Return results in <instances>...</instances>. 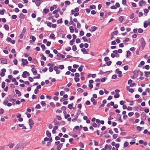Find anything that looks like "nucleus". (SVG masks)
<instances>
[{
    "label": "nucleus",
    "mask_w": 150,
    "mask_h": 150,
    "mask_svg": "<svg viewBox=\"0 0 150 150\" xmlns=\"http://www.w3.org/2000/svg\"><path fill=\"white\" fill-rule=\"evenodd\" d=\"M140 41L141 42L142 50H143L145 47L146 43L143 38H142L140 39Z\"/></svg>",
    "instance_id": "1"
},
{
    "label": "nucleus",
    "mask_w": 150,
    "mask_h": 150,
    "mask_svg": "<svg viewBox=\"0 0 150 150\" xmlns=\"http://www.w3.org/2000/svg\"><path fill=\"white\" fill-rule=\"evenodd\" d=\"M26 31V28L25 27H24L22 30V31L20 35L19 38L21 39H22L23 37V36L25 35V33Z\"/></svg>",
    "instance_id": "2"
},
{
    "label": "nucleus",
    "mask_w": 150,
    "mask_h": 150,
    "mask_svg": "<svg viewBox=\"0 0 150 150\" xmlns=\"http://www.w3.org/2000/svg\"><path fill=\"white\" fill-rule=\"evenodd\" d=\"M22 64L23 65H25L27 64L28 63V62L26 59H24L22 58Z\"/></svg>",
    "instance_id": "3"
},
{
    "label": "nucleus",
    "mask_w": 150,
    "mask_h": 150,
    "mask_svg": "<svg viewBox=\"0 0 150 150\" xmlns=\"http://www.w3.org/2000/svg\"><path fill=\"white\" fill-rule=\"evenodd\" d=\"M1 60V63H3V64H7V59L6 58H2L0 59Z\"/></svg>",
    "instance_id": "4"
},
{
    "label": "nucleus",
    "mask_w": 150,
    "mask_h": 150,
    "mask_svg": "<svg viewBox=\"0 0 150 150\" xmlns=\"http://www.w3.org/2000/svg\"><path fill=\"white\" fill-rule=\"evenodd\" d=\"M146 2L143 0H141L139 2V4L140 6H142L143 4L145 5Z\"/></svg>",
    "instance_id": "5"
},
{
    "label": "nucleus",
    "mask_w": 150,
    "mask_h": 150,
    "mask_svg": "<svg viewBox=\"0 0 150 150\" xmlns=\"http://www.w3.org/2000/svg\"><path fill=\"white\" fill-rule=\"evenodd\" d=\"M42 2H41L40 0H36L35 2V4L37 6H39L41 4Z\"/></svg>",
    "instance_id": "6"
},
{
    "label": "nucleus",
    "mask_w": 150,
    "mask_h": 150,
    "mask_svg": "<svg viewBox=\"0 0 150 150\" xmlns=\"http://www.w3.org/2000/svg\"><path fill=\"white\" fill-rule=\"evenodd\" d=\"M28 122L29 123V126L30 127H31V126L32 125L34 124L33 121L32 119H29Z\"/></svg>",
    "instance_id": "7"
},
{
    "label": "nucleus",
    "mask_w": 150,
    "mask_h": 150,
    "mask_svg": "<svg viewBox=\"0 0 150 150\" xmlns=\"http://www.w3.org/2000/svg\"><path fill=\"white\" fill-rule=\"evenodd\" d=\"M81 51L83 52V53L84 54H88V52L86 51V49L85 48H82L81 50Z\"/></svg>",
    "instance_id": "8"
},
{
    "label": "nucleus",
    "mask_w": 150,
    "mask_h": 150,
    "mask_svg": "<svg viewBox=\"0 0 150 150\" xmlns=\"http://www.w3.org/2000/svg\"><path fill=\"white\" fill-rule=\"evenodd\" d=\"M144 61H141L140 62V64L138 65V66L139 67H141L142 65H144Z\"/></svg>",
    "instance_id": "9"
},
{
    "label": "nucleus",
    "mask_w": 150,
    "mask_h": 150,
    "mask_svg": "<svg viewBox=\"0 0 150 150\" xmlns=\"http://www.w3.org/2000/svg\"><path fill=\"white\" fill-rule=\"evenodd\" d=\"M15 92L18 95L19 97L20 96H21V93L19 90L16 89L15 90Z\"/></svg>",
    "instance_id": "10"
},
{
    "label": "nucleus",
    "mask_w": 150,
    "mask_h": 150,
    "mask_svg": "<svg viewBox=\"0 0 150 150\" xmlns=\"http://www.w3.org/2000/svg\"><path fill=\"white\" fill-rule=\"evenodd\" d=\"M127 53L126 55V57L128 58L129 56L131 55V52L129 50L127 51Z\"/></svg>",
    "instance_id": "11"
},
{
    "label": "nucleus",
    "mask_w": 150,
    "mask_h": 150,
    "mask_svg": "<svg viewBox=\"0 0 150 150\" xmlns=\"http://www.w3.org/2000/svg\"><path fill=\"white\" fill-rule=\"evenodd\" d=\"M118 32L117 30H115L111 33V36H113L114 35H117Z\"/></svg>",
    "instance_id": "12"
},
{
    "label": "nucleus",
    "mask_w": 150,
    "mask_h": 150,
    "mask_svg": "<svg viewBox=\"0 0 150 150\" xmlns=\"http://www.w3.org/2000/svg\"><path fill=\"white\" fill-rule=\"evenodd\" d=\"M62 146V144H59L57 147V150H60Z\"/></svg>",
    "instance_id": "13"
},
{
    "label": "nucleus",
    "mask_w": 150,
    "mask_h": 150,
    "mask_svg": "<svg viewBox=\"0 0 150 150\" xmlns=\"http://www.w3.org/2000/svg\"><path fill=\"white\" fill-rule=\"evenodd\" d=\"M26 73H26V71L23 72L22 75V76L24 78H26L27 76Z\"/></svg>",
    "instance_id": "14"
},
{
    "label": "nucleus",
    "mask_w": 150,
    "mask_h": 150,
    "mask_svg": "<svg viewBox=\"0 0 150 150\" xmlns=\"http://www.w3.org/2000/svg\"><path fill=\"white\" fill-rule=\"evenodd\" d=\"M46 133L47 135V136L49 137H50L51 136V133L49 132V131L47 130L46 131Z\"/></svg>",
    "instance_id": "15"
},
{
    "label": "nucleus",
    "mask_w": 150,
    "mask_h": 150,
    "mask_svg": "<svg viewBox=\"0 0 150 150\" xmlns=\"http://www.w3.org/2000/svg\"><path fill=\"white\" fill-rule=\"evenodd\" d=\"M97 27L95 26H93L91 27V30L92 32H94L97 29Z\"/></svg>",
    "instance_id": "16"
},
{
    "label": "nucleus",
    "mask_w": 150,
    "mask_h": 150,
    "mask_svg": "<svg viewBox=\"0 0 150 150\" xmlns=\"http://www.w3.org/2000/svg\"><path fill=\"white\" fill-rule=\"evenodd\" d=\"M124 18L122 16H121L119 18L118 20L121 23H122V21L124 20Z\"/></svg>",
    "instance_id": "17"
},
{
    "label": "nucleus",
    "mask_w": 150,
    "mask_h": 150,
    "mask_svg": "<svg viewBox=\"0 0 150 150\" xmlns=\"http://www.w3.org/2000/svg\"><path fill=\"white\" fill-rule=\"evenodd\" d=\"M74 105V104L73 103H71V104H69L68 106V107L70 109H71L73 108V106Z\"/></svg>",
    "instance_id": "18"
},
{
    "label": "nucleus",
    "mask_w": 150,
    "mask_h": 150,
    "mask_svg": "<svg viewBox=\"0 0 150 150\" xmlns=\"http://www.w3.org/2000/svg\"><path fill=\"white\" fill-rule=\"evenodd\" d=\"M4 28L7 30H9V27L8 25L7 24H5L4 25Z\"/></svg>",
    "instance_id": "19"
},
{
    "label": "nucleus",
    "mask_w": 150,
    "mask_h": 150,
    "mask_svg": "<svg viewBox=\"0 0 150 150\" xmlns=\"http://www.w3.org/2000/svg\"><path fill=\"white\" fill-rule=\"evenodd\" d=\"M69 28L70 29V32L71 33H72L74 32V29L73 28V27L72 26H70L69 27Z\"/></svg>",
    "instance_id": "20"
},
{
    "label": "nucleus",
    "mask_w": 150,
    "mask_h": 150,
    "mask_svg": "<svg viewBox=\"0 0 150 150\" xmlns=\"http://www.w3.org/2000/svg\"><path fill=\"white\" fill-rule=\"evenodd\" d=\"M117 73L118 74V77H121L122 76V71H118L117 72Z\"/></svg>",
    "instance_id": "21"
},
{
    "label": "nucleus",
    "mask_w": 150,
    "mask_h": 150,
    "mask_svg": "<svg viewBox=\"0 0 150 150\" xmlns=\"http://www.w3.org/2000/svg\"><path fill=\"white\" fill-rule=\"evenodd\" d=\"M25 15L22 13L20 14L19 17L23 19L25 18Z\"/></svg>",
    "instance_id": "22"
},
{
    "label": "nucleus",
    "mask_w": 150,
    "mask_h": 150,
    "mask_svg": "<svg viewBox=\"0 0 150 150\" xmlns=\"http://www.w3.org/2000/svg\"><path fill=\"white\" fill-rule=\"evenodd\" d=\"M43 11L45 14H47L49 12V10L48 9L45 8L44 9Z\"/></svg>",
    "instance_id": "23"
},
{
    "label": "nucleus",
    "mask_w": 150,
    "mask_h": 150,
    "mask_svg": "<svg viewBox=\"0 0 150 150\" xmlns=\"http://www.w3.org/2000/svg\"><path fill=\"white\" fill-rule=\"evenodd\" d=\"M54 122V124L55 125H58L59 124V121H58L56 119H54V120L53 121Z\"/></svg>",
    "instance_id": "24"
},
{
    "label": "nucleus",
    "mask_w": 150,
    "mask_h": 150,
    "mask_svg": "<svg viewBox=\"0 0 150 150\" xmlns=\"http://www.w3.org/2000/svg\"><path fill=\"white\" fill-rule=\"evenodd\" d=\"M5 11V9H3L0 11V14L1 15H3L4 13V12Z\"/></svg>",
    "instance_id": "25"
},
{
    "label": "nucleus",
    "mask_w": 150,
    "mask_h": 150,
    "mask_svg": "<svg viewBox=\"0 0 150 150\" xmlns=\"http://www.w3.org/2000/svg\"><path fill=\"white\" fill-rule=\"evenodd\" d=\"M117 116L119 117L118 120L121 122H122V121L121 119V116L120 114H118Z\"/></svg>",
    "instance_id": "26"
},
{
    "label": "nucleus",
    "mask_w": 150,
    "mask_h": 150,
    "mask_svg": "<svg viewBox=\"0 0 150 150\" xmlns=\"http://www.w3.org/2000/svg\"><path fill=\"white\" fill-rule=\"evenodd\" d=\"M50 36L51 38L53 39L54 40H55V38L54 37V34H52L50 35Z\"/></svg>",
    "instance_id": "27"
},
{
    "label": "nucleus",
    "mask_w": 150,
    "mask_h": 150,
    "mask_svg": "<svg viewBox=\"0 0 150 150\" xmlns=\"http://www.w3.org/2000/svg\"><path fill=\"white\" fill-rule=\"evenodd\" d=\"M90 8L91 9H95L96 8V6L94 5H91L90 6Z\"/></svg>",
    "instance_id": "28"
},
{
    "label": "nucleus",
    "mask_w": 150,
    "mask_h": 150,
    "mask_svg": "<svg viewBox=\"0 0 150 150\" xmlns=\"http://www.w3.org/2000/svg\"><path fill=\"white\" fill-rule=\"evenodd\" d=\"M72 49L74 51H76L77 50V47L76 45H73L72 47Z\"/></svg>",
    "instance_id": "29"
},
{
    "label": "nucleus",
    "mask_w": 150,
    "mask_h": 150,
    "mask_svg": "<svg viewBox=\"0 0 150 150\" xmlns=\"http://www.w3.org/2000/svg\"><path fill=\"white\" fill-rule=\"evenodd\" d=\"M145 76L146 77H148L149 75V71H145Z\"/></svg>",
    "instance_id": "30"
},
{
    "label": "nucleus",
    "mask_w": 150,
    "mask_h": 150,
    "mask_svg": "<svg viewBox=\"0 0 150 150\" xmlns=\"http://www.w3.org/2000/svg\"><path fill=\"white\" fill-rule=\"evenodd\" d=\"M71 50V47H67L65 48L66 51H69Z\"/></svg>",
    "instance_id": "31"
},
{
    "label": "nucleus",
    "mask_w": 150,
    "mask_h": 150,
    "mask_svg": "<svg viewBox=\"0 0 150 150\" xmlns=\"http://www.w3.org/2000/svg\"><path fill=\"white\" fill-rule=\"evenodd\" d=\"M40 78V74H38V76H34L33 77V78L35 79H39Z\"/></svg>",
    "instance_id": "32"
},
{
    "label": "nucleus",
    "mask_w": 150,
    "mask_h": 150,
    "mask_svg": "<svg viewBox=\"0 0 150 150\" xmlns=\"http://www.w3.org/2000/svg\"><path fill=\"white\" fill-rule=\"evenodd\" d=\"M147 21H145L144 22V28H146L147 27L148 25L147 24Z\"/></svg>",
    "instance_id": "33"
},
{
    "label": "nucleus",
    "mask_w": 150,
    "mask_h": 150,
    "mask_svg": "<svg viewBox=\"0 0 150 150\" xmlns=\"http://www.w3.org/2000/svg\"><path fill=\"white\" fill-rule=\"evenodd\" d=\"M8 146H9V148H11L13 147L14 144L13 143H11V144H9Z\"/></svg>",
    "instance_id": "34"
},
{
    "label": "nucleus",
    "mask_w": 150,
    "mask_h": 150,
    "mask_svg": "<svg viewBox=\"0 0 150 150\" xmlns=\"http://www.w3.org/2000/svg\"><path fill=\"white\" fill-rule=\"evenodd\" d=\"M134 13H132L131 14L129 17L131 19H132L134 17Z\"/></svg>",
    "instance_id": "35"
},
{
    "label": "nucleus",
    "mask_w": 150,
    "mask_h": 150,
    "mask_svg": "<svg viewBox=\"0 0 150 150\" xmlns=\"http://www.w3.org/2000/svg\"><path fill=\"white\" fill-rule=\"evenodd\" d=\"M57 22L58 23H62V18H61V19L58 20L57 21Z\"/></svg>",
    "instance_id": "36"
},
{
    "label": "nucleus",
    "mask_w": 150,
    "mask_h": 150,
    "mask_svg": "<svg viewBox=\"0 0 150 150\" xmlns=\"http://www.w3.org/2000/svg\"><path fill=\"white\" fill-rule=\"evenodd\" d=\"M77 91H78V92L80 93H82L83 91V90L81 88H78L77 89Z\"/></svg>",
    "instance_id": "37"
},
{
    "label": "nucleus",
    "mask_w": 150,
    "mask_h": 150,
    "mask_svg": "<svg viewBox=\"0 0 150 150\" xmlns=\"http://www.w3.org/2000/svg\"><path fill=\"white\" fill-rule=\"evenodd\" d=\"M82 39H83L84 41L88 42V40L87 38L85 36L82 37Z\"/></svg>",
    "instance_id": "38"
},
{
    "label": "nucleus",
    "mask_w": 150,
    "mask_h": 150,
    "mask_svg": "<svg viewBox=\"0 0 150 150\" xmlns=\"http://www.w3.org/2000/svg\"><path fill=\"white\" fill-rule=\"evenodd\" d=\"M74 40H72L69 42V44L71 45H73L74 42Z\"/></svg>",
    "instance_id": "39"
},
{
    "label": "nucleus",
    "mask_w": 150,
    "mask_h": 150,
    "mask_svg": "<svg viewBox=\"0 0 150 150\" xmlns=\"http://www.w3.org/2000/svg\"><path fill=\"white\" fill-rule=\"evenodd\" d=\"M83 67V66L81 65L80 66V67L78 68V70L80 71L81 72L82 71L83 68L82 67Z\"/></svg>",
    "instance_id": "40"
},
{
    "label": "nucleus",
    "mask_w": 150,
    "mask_h": 150,
    "mask_svg": "<svg viewBox=\"0 0 150 150\" xmlns=\"http://www.w3.org/2000/svg\"><path fill=\"white\" fill-rule=\"evenodd\" d=\"M129 40V38H126L124 40L123 42H128Z\"/></svg>",
    "instance_id": "41"
},
{
    "label": "nucleus",
    "mask_w": 150,
    "mask_h": 150,
    "mask_svg": "<svg viewBox=\"0 0 150 150\" xmlns=\"http://www.w3.org/2000/svg\"><path fill=\"white\" fill-rule=\"evenodd\" d=\"M142 128H144V127H141L140 126H137V130L139 131H140L142 129Z\"/></svg>",
    "instance_id": "42"
},
{
    "label": "nucleus",
    "mask_w": 150,
    "mask_h": 150,
    "mask_svg": "<svg viewBox=\"0 0 150 150\" xmlns=\"http://www.w3.org/2000/svg\"><path fill=\"white\" fill-rule=\"evenodd\" d=\"M64 3L66 5H69L70 4V2L69 1H65Z\"/></svg>",
    "instance_id": "43"
},
{
    "label": "nucleus",
    "mask_w": 150,
    "mask_h": 150,
    "mask_svg": "<svg viewBox=\"0 0 150 150\" xmlns=\"http://www.w3.org/2000/svg\"><path fill=\"white\" fill-rule=\"evenodd\" d=\"M118 135L117 134H114L112 135V137L114 139H116Z\"/></svg>",
    "instance_id": "44"
},
{
    "label": "nucleus",
    "mask_w": 150,
    "mask_h": 150,
    "mask_svg": "<svg viewBox=\"0 0 150 150\" xmlns=\"http://www.w3.org/2000/svg\"><path fill=\"white\" fill-rule=\"evenodd\" d=\"M47 66L49 67H53L54 66V64L52 63H50L47 64Z\"/></svg>",
    "instance_id": "45"
},
{
    "label": "nucleus",
    "mask_w": 150,
    "mask_h": 150,
    "mask_svg": "<svg viewBox=\"0 0 150 150\" xmlns=\"http://www.w3.org/2000/svg\"><path fill=\"white\" fill-rule=\"evenodd\" d=\"M109 72V71H107L105 72H104L102 70H100V71L99 74H102L104 73H108V74H109V73H108Z\"/></svg>",
    "instance_id": "46"
},
{
    "label": "nucleus",
    "mask_w": 150,
    "mask_h": 150,
    "mask_svg": "<svg viewBox=\"0 0 150 150\" xmlns=\"http://www.w3.org/2000/svg\"><path fill=\"white\" fill-rule=\"evenodd\" d=\"M50 105L53 108H54L55 107V105L53 102H51L50 103Z\"/></svg>",
    "instance_id": "47"
},
{
    "label": "nucleus",
    "mask_w": 150,
    "mask_h": 150,
    "mask_svg": "<svg viewBox=\"0 0 150 150\" xmlns=\"http://www.w3.org/2000/svg\"><path fill=\"white\" fill-rule=\"evenodd\" d=\"M41 46L42 49L43 51H44L46 49V47H45V45H42Z\"/></svg>",
    "instance_id": "48"
},
{
    "label": "nucleus",
    "mask_w": 150,
    "mask_h": 150,
    "mask_svg": "<svg viewBox=\"0 0 150 150\" xmlns=\"http://www.w3.org/2000/svg\"><path fill=\"white\" fill-rule=\"evenodd\" d=\"M59 68L61 69H62L64 68V66L63 65H59Z\"/></svg>",
    "instance_id": "49"
},
{
    "label": "nucleus",
    "mask_w": 150,
    "mask_h": 150,
    "mask_svg": "<svg viewBox=\"0 0 150 150\" xmlns=\"http://www.w3.org/2000/svg\"><path fill=\"white\" fill-rule=\"evenodd\" d=\"M134 114V112H129L128 114V116L129 117H131Z\"/></svg>",
    "instance_id": "50"
},
{
    "label": "nucleus",
    "mask_w": 150,
    "mask_h": 150,
    "mask_svg": "<svg viewBox=\"0 0 150 150\" xmlns=\"http://www.w3.org/2000/svg\"><path fill=\"white\" fill-rule=\"evenodd\" d=\"M128 144H129L127 142H125L124 144V146L125 147H126L128 146Z\"/></svg>",
    "instance_id": "51"
},
{
    "label": "nucleus",
    "mask_w": 150,
    "mask_h": 150,
    "mask_svg": "<svg viewBox=\"0 0 150 150\" xmlns=\"http://www.w3.org/2000/svg\"><path fill=\"white\" fill-rule=\"evenodd\" d=\"M5 86V83L4 82H3L2 83L1 85V87L2 88H4Z\"/></svg>",
    "instance_id": "52"
},
{
    "label": "nucleus",
    "mask_w": 150,
    "mask_h": 150,
    "mask_svg": "<svg viewBox=\"0 0 150 150\" xmlns=\"http://www.w3.org/2000/svg\"><path fill=\"white\" fill-rule=\"evenodd\" d=\"M17 17V16L16 15H13L11 16V18L12 19H16Z\"/></svg>",
    "instance_id": "53"
},
{
    "label": "nucleus",
    "mask_w": 150,
    "mask_h": 150,
    "mask_svg": "<svg viewBox=\"0 0 150 150\" xmlns=\"http://www.w3.org/2000/svg\"><path fill=\"white\" fill-rule=\"evenodd\" d=\"M124 69L125 70H127L128 69V66L127 65H126L124 67Z\"/></svg>",
    "instance_id": "54"
},
{
    "label": "nucleus",
    "mask_w": 150,
    "mask_h": 150,
    "mask_svg": "<svg viewBox=\"0 0 150 150\" xmlns=\"http://www.w3.org/2000/svg\"><path fill=\"white\" fill-rule=\"evenodd\" d=\"M41 105L43 106H45L46 105V103L45 101H42L41 102Z\"/></svg>",
    "instance_id": "55"
},
{
    "label": "nucleus",
    "mask_w": 150,
    "mask_h": 150,
    "mask_svg": "<svg viewBox=\"0 0 150 150\" xmlns=\"http://www.w3.org/2000/svg\"><path fill=\"white\" fill-rule=\"evenodd\" d=\"M30 37H31V39L32 40H33V41H34L36 40V38L35 36H32L31 35L30 36Z\"/></svg>",
    "instance_id": "56"
},
{
    "label": "nucleus",
    "mask_w": 150,
    "mask_h": 150,
    "mask_svg": "<svg viewBox=\"0 0 150 150\" xmlns=\"http://www.w3.org/2000/svg\"><path fill=\"white\" fill-rule=\"evenodd\" d=\"M138 32L139 33H142L143 32V30L141 28H140L138 29Z\"/></svg>",
    "instance_id": "57"
},
{
    "label": "nucleus",
    "mask_w": 150,
    "mask_h": 150,
    "mask_svg": "<svg viewBox=\"0 0 150 150\" xmlns=\"http://www.w3.org/2000/svg\"><path fill=\"white\" fill-rule=\"evenodd\" d=\"M122 64V62L121 61H118L116 63V64L117 65H120Z\"/></svg>",
    "instance_id": "58"
},
{
    "label": "nucleus",
    "mask_w": 150,
    "mask_h": 150,
    "mask_svg": "<svg viewBox=\"0 0 150 150\" xmlns=\"http://www.w3.org/2000/svg\"><path fill=\"white\" fill-rule=\"evenodd\" d=\"M120 96V95L118 94L115 95H114V97L115 98H118Z\"/></svg>",
    "instance_id": "59"
},
{
    "label": "nucleus",
    "mask_w": 150,
    "mask_h": 150,
    "mask_svg": "<svg viewBox=\"0 0 150 150\" xmlns=\"http://www.w3.org/2000/svg\"><path fill=\"white\" fill-rule=\"evenodd\" d=\"M47 25L49 27L51 28L52 25V23L51 22H48L47 23Z\"/></svg>",
    "instance_id": "60"
},
{
    "label": "nucleus",
    "mask_w": 150,
    "mask_h": 150,
    "mask_svg": "<svg viewBox=\"0 0 150 150\" xmlns=\"http://www.w3.org/2000/svg\"><path fill=\"white\" fill-rule=\"evenodd\" d=\"M92 125L93 127H96L97 126V125L95 122L93 123Z\"/></svg>",
    "instance_id": "61"
},
{
    "label": "nucleus",
    "mask_w": 150,
    "mask_h": 150,
    "mask_svg": "<svg viewBox=\"0 0 150 150\" xmlns=\"http://www.w3.org/2000/svg\"><path fill=\"white\" fill-rule=\"evenodd\" d=\"M84 34V32L83 31H81L80 32L79 35L81 36H83Z\"/></svg>",
    "instance_id": "62"
},
{
    "label": "nucleus",
    "mask_w": 150,
    "mask_h": 150,
    "mask_svg": "<svg viewBox=\"0 0 150 150\" xmlns=\"http://www.w3.org/2000/svg\"><path fill=\"white\" fill-rule=\"evenodd\" d=\"M144 14H145V13H146V14L149 12V10L147 9H145L144 10Z\"/></svg>",
    "instance_id": "63"
},
{
    "label": "nucleus",
    "mask_w": 150,
    "mask_h": 150,
    "mask_svg": "<svg viewBox=\"0 0 150 150\" xmlns=\"http://www.w3.org/2000/svg\"><path fill=\"white\" fill-rule=\"evenodd\" d=\"M74 80L76 82H78L79 80V78L78 77L75 78Z\"/></svg>",
    "instance_id": "64"
}]
</instances>
